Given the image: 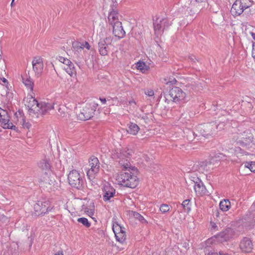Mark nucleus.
I'll use <instances>...</instances> for the list:
<instances>
[{
    "mask_svg": "<svg viewBox=\"0 0 255 255\" xmlns=\"http://www.w3.org/2000/svg\"><path fill=\"white\" fill-rule=\"evenodd\" d=\"M50 171H42V174L41 175L40 180L42 182L50 184V182L51 181L50 179Z\"/></svg>",
    "mask_w": 255,
    "mask_h": 255,
    "instance_id": "nucleus-25",
    "label": "nucleus"
},
{
    "mask_svg": "<svg viewBox=\"0 0 255 255\" xmlns=\"http://www.w3.org/2000/svg\"><path fill=\"white\" fill-rule=\"evenodd\" d=\"M170 210L169 206L167 204H163L160 206V210L163 213H165Z\"/></svg>",
    "mask_w": 255,
    "mask_h": 255,
    "instance_id": "nucleus-41",
    "label": "nucleus"
},
{
    "mask_svg": "<svg viewBox=\"0 0 255 255\" xmlns=\"http://www.w3.org/2000/svg\"><path fill=\"white\" fill-rule=\"evenodd\" d=\"M1 117H0V123L1 126L3 128L4 123H8L10 122L9 117L8 115L7 112L6 110H0Z\"/></svg>",
    "mask_w": 255,
    "mask_h": 255,
    "instance_id": "nucleus-24",
    "label": "nucleus"
},
{
    "mask_svg": "<svg viewBox=\"0 0 255 255\" xmlns=\"http://www.w3.org/2000/svg\"><path fill=\"white\" fill-rule=\"evenodd\" d=\"M188 58L191 62L195 63V62H196L195 60H196V58L195 57V56H189Z\"/></svg>",
    "mask_w": 255,
    "mask_h": 255,
    "instance_id": "nucleus-47",
    "label": "nucleus"
},
{
    "mask_svg": "<svg viewBox=\"0 0 255 255\" xmlns=\"http://www.w3.org/2000/svg\"><path fill=\"white\" fill-rule=\"evenodd\" d=\"M124 228L121 226L118 223L114 224L113 226V230L116 235L118 233H120L124 230Z\"/></svg>",
    "mask_w": 255,
    "mask_h": 255,
    "instance_id": "nucleus-31",
    "label": "nucleus"
},
{
    "mask_svg": "<svg viewBox=\"0 0 255 255\" xmlns=\"http://www.w3.org/2000/svg\"><path fill=\"white\" fill-rule=\"evenodd\" d=\"M108 19L109 24L111 25L116 24L118 22H120L119 19V13L113 7H112V10L109 12Z\"/></svg>",
    "mask_w": 255,
    "mask_h": 255,
    "instance_id": "nucleus-20",
    "label": "nucleus"
},
{
    "mask_svg": "<svg viewBox=\"0 0 255 255\" xmlns=\"http://www.w3.org/2000/svg\"><path fill=\"white\" fill-rule=\"evenodd\" d=\"M39 104L40 103H38V101L33 97L30 99L29 102L27 105L30 114H36V113H37V111L39 109Z\"/></svg>",
    "mask_w": 255,
    "mask_h": 255,
    "instance_id": "nucleus-19",
    "label": "nucleus"
},
{
    "mask_svg": "<svg viewBox=\"0 0 255 255\" xmlns=\"http://www.w3.org/2000/svg\"><path fill=\"white\" fill-rule=\"evenodd\" d=\"M69 184L74 188L81 189L83 185V180L80 174L76 170L70 172L68 175Z\"/></svg>",
    "mask_w": 255,
    "mask_h": 255,
    "instance_id": "nucleus-8",
    "label": "nucleus"
},
{
    "mask_svg": "<svg viewBox=\"0 0 255 255\" xmlns=\"http://www.w3.org/2000/svg\"><path fill=\"white\" fill-rule=\"evenodd\" d=\"M63 69L71 76L75 75L76 73L75 67L72 62L68 66H64Z\"/></svg>",
    "mask_w": 255,
    "mask_h": 255,
    "instance_id": "nucleus-27",
    "label": "nucleus"
},
{
    "mask_svg": "<svg viewBox=\"0 0 255 255\" xmlns=\"http://www.w3.org/2000/svg\"><path fill=\"white\" fill-rule=\"evenodd\" d=\"M112 39L111 37L101 38L98 42V50L102 56L107 55L110 50L109 46L112 45Z\"/></svg>",
    "mask_w": 255,
    "mask_h": 255,
    "instance_id": "nucleus-10",
    "label": "nucleus"
},
{
    "mask_svg": "<svg viewBox=\"0 0 255 255\" xmlns=\"http://www.w3.org/2000/svg\"><path fill=\"white\" fill-rule=\"evenodd\" d=\"M192 183L194 184V190L197 194L200 195L206 194V188L199 179L198 178V181H193Z\"/></svg>",
    "mask_w": 255,
    "mask_h": 255,
    "instance_id": "nucleus-17",
    "label": "nucleus"
},
{
    "mask_svg": "<svg viewBox=\"0 0 255 255\" xmlns=\"http://www.w3.org/2000/svg\"><path fill=\"white\" fill-rule=\"evenodd\" d=\"M2 81L4 83L5 87L7 89V90H8V82L7 80L5 78H3V79H2ZM2 87H4V85H2Z\"/></svg>",
    "mask_w": 255,
    "mask_h": 255,
    "instance_id": "nucleus-43",
    "label": "nucleus"
},
{
    "mask_svg": "<svg viewBox=\"0 0 255 255\" xmlns=\"http://www.w3.org/2000/svg\"><path fill=\"white\" fill-rule=\"evenodd\" d=\"M219 254L220 255H224V254L223 253V252H219Z\"/></svg>",
    "mask_w": 255,
    "mask_h": 255,
    "instance_id": "nucleus-59",
    "label": "nucleus"
},
{
    "mask_svg": "<svg viewBox=\"0 0 255 255\" xmlns=\"http://www.w3.org/2000/svg\"><path fill=\"white\" fill-rule=\"evenodd\" d=\"M54 109L53 104L46 103L45 102H40L39 104V109L37 111V114L41 115L46 114L48 111Z\"/></svg>",
    "mask_w": 255,
    "mask_h": 255,
    "instance_id": "nucleus-18",
    "label": "nucleus"
},
{
    "mask_svg": "<svg viewBox=\"0 0 255 255\" xmlns=\"http://www.w3.org/2000/svg\"><path fill=\"white\" fill-rule=\"evenodd\" d=\"M89 166L90 167L87 171L89 180L92 181L100 170V162L97 157L92 156L89 159Z\"/></svg>",
    "mask_w": 255,
    "mask_h": 255,
    "instance_id": "nucleus-6",
    "label": "nucleus"
},
{
    "mask_svg": "<svg viewBox=\"0 0 255 255\" xmlns=\"http://www.w3.org/2000/svg\"><path fill=\"white\" fill-rule=\"evenodd\" d=\"M35 213L37 216L44 215L49 211L52 207H51L50 202L48 200L38 201L34 207Z\"/></svg>",
    "mask_w": 255,
    "mask_h": 255,
    "instance_id": "nucleus-9",
    "label": "nucleus"
},
{
    "mask_svg": "<svg viewBox=\"0 0 255 255\" xmlns=\"http://www.w3.org/2000/svg\"><path fill=\"white\" fill-rule=\"evenodd\" d=\"M205 255H218V253L214 251H210L208 253H206Z\"/></svg>",
    "mask_w": 255,
    "mask_h": 255,
    "instance_id": "nucleus-44",
    "label": "nucleus"
},
{
    "mask_svg": "<svg viewBox=\"0 0 255 255\" xmlns=\"http://www.w3.org/2000/svg\"><path fill=\"white\" fill-rule=\"evenodd\" d=\"M8 93H9L8 92H6V95L7 96H8Z\"/></svg>",
    "mask_w": 255,
    "mask_h": 255,
    "instance_id": "nucleus-60",
    "label": "nucleus"
},
{
    "mask_svg": "<svg viewBox=\"0 0 255 255\" xmlns=\"http://www.w3.org/2000/svg\"><path fill=\"white\" fill-rule=\"evenodd\" d=\"M165 102L174 103H185L188 101L186 94L180 88L173 86L168 93L165 95Z\"/></svg>",
    "mask_w": 255,
    "mask_h": 255,
    "instance_id": "nucleus-2",
    "label": "nucleus"
},
{
    "mask_svg": "<svg viewBox=\"0 0 255 255\" xmlns=\"http://www.w3.org/2000/svg\"><path fill=\"white\" fill-rule=\"evenodd\" d=\"M137 69L144 73L147 70V66L143 62H138L136 64Z\"/></svg>",
    "mask_w": 255,
    "mask_h": 255,
    "instance_id": "nucleus-33",
    "label": "nucleus"
},
{
    "mask_svg": "<svg viewBox=\"0 0 255 255\" xmlns=\"http://www.w3.org/2000/svg\"><path fill=\"white\" fill-rule=\"evenodd\" d=\"M116 240L121 244H124L126 241V235L125 231L118 233L115 235Z\"/></svg>",
    "mask_w": 255,
    "mask_h": 255,
    "instance_id": "nucleus-29",
    "label": "nucleus"
},
{
    "mask_svg": "<svg viewBox=\"0 0 255 255\" xmlns=\"http://www.w3.org/2000/svg\"><path fill=\"white\" fill-rule=\"evenodd\" d=\"M8 222V218L3 214H0V226L2 227L5 225H6Z\"/></svg>",
    "mask_w": 255,
    "mask_h": 255,
    "instance_id": "nucleus-35",
    "label": "nucleus"
},
{
    "mask_svg": "<svg viewBox=\"0 0 255 255\" xmlns=\"http://www.w3.org/2000/svg\"><path fill=\"white\" fill-rule=\"evenodd\" d=\"M72 48L75 51L79 52L83 49L84 43L77 41H74L72 42Z\"/></svg>",
    "mask_w": 255,
    "mask_h": 255,
    "instance_id": "nucleus-28",
    "label": "nucleus"
},
{
    "mask_svg": "<svg viewBox=\"0 0 255 255\" xmlns=\"http://www.w3.org/2000/svg\"><path fill=\"white\" fill-rule=\"evenodd\" d=\"M54 255H64L62 252H58L57 254Z\"/></svg>",
    "mask_w": 255,
    "mask_h": 255,
    "instance_id": "nucleus-54",
    "label": "nucleus"
},
{
    "mask_svg": "<svg viewBox=\"0 0 255 255\" xmlns=\"http://www.w3.org/2000/svg\"><path fill=\"white\" fill-rule=\"evenodd\" d=\"M87 212H88L89 214H91V215H93V211L92 210H90V211H87Z\"/></svg>",
    "mask_w": 255,
    "mask_h": 255,
    "instance_id": "nucleus-55",
    "label": "nucleus"
},
{
    "mask_svg": "<svg viewBox=\"0 0 255 255\" xmlns=\"http://www.w3.org/2000/svg\"><path fill=\"white\" fill-rule=\"evenodd\" d=\"M113 1V6H116V5L117 4V1L116 0L114 1V0H112Z\"/></svg>",
    "mask_w": 255,
    "mask_h": 255,
    "instance_id": "nucleus-56",
    "label": "nucleus"
},
{
    "mask_svg": "<svg viewBox=\"0 0 255 255\" xmlns=\"http://www.w3.org/2000/svg\"><path fill=\"white\" fill-rule=\"evenodd\" d=\"M213 225H212V228H215L217 226L216 225V224L214 223H212Z\"/></svg>",
    "mask_w": 255,
    "mask_h": 255,
    "instance_id": "nucleus-58",
    "label": "nucleus"
},
{
    "mask_svg": "<svg viewBox=\"0 0 255 255\" xmlns=\"http://www.w3.org/2000/svg\"><path fill=\"white\" fill-rule=\"evenodd\" d=\"M176 82V80L174 79L173 81L170 82L172 84H175Z\"/></svg>",
    "mask_w": 255,
    "mask_h": 255,
    "instance_id": "nucleus-57",
    "label": "nucleus"
},
{
    "mask_svg": "<svg viewBox=\"0 0 255 255\" xmlns=\"http://www.w3.org/2000/svg\"><path fill=\"white\" fill-rule=\"evenodd\" d=\"M59 116L61 118H64V120H67L70 118V115L65 112L62 108H59L58 110Z\"/></svg>",
    "mask_w": 255,
    "mask_h": 255,
    "instance_id": "nucleus-34",
    "label": "nucleus"
},
{
    "mask_svg": "<svg viewBox=\"0 0 255 255\" xmlns=\"http://www.w3.org/2000/svg\"><path fill=\"white\" fill-rule=\"evenodd\" d=\"M71 61L68 59L67 58H66L65 60H64V62H63V64H64V66H68V65L70 64V63H71Z\"/></svg>",
    "mask_w": 255,
    "mask_h": 255,
    "instance_id": "nucleus-45",
    "label": "nucleus"
},
{
    "mask_svg": "<svg viewBox=\"0 0 255 255\" xmlns=\"http://www.w3.org/2000/svg\"><path fill=\"white\" fill-rule=\"evenodd\" d=\"M120 164L125 169V170H130V169H128V168L130 167V164L129 161L126 159H120L119 161Z\"/></svg>",
    "mask_w": 255,
    "mask_h": 255,
    "instance_id": "nucleus-30",
    "label": "nucleus"
},
{
    "mask_svg": "<svg viewBox=\"0 0 255 255\" xmlns=\"http://www.w3.org/2000/svg\"><path fill=\"white\" fill-rule=\"evenodd\" d=\"M224 255H229L228 254H224Z\"/></svg>",
    "mask_w": 255,
    "mask_h": 255,
    "instance_id": "nucleus-62",
    "label": "nucleus"
},
{
    "mask_svg": "<svg viewBox=\"0 0 255 255\" xmlns=\"http://www.w3.org/2000/svg\"><path fill=\"white\" fill-rule=\"evenodd\" d=\"M28 240H29V248H30L32 244V239L28 237Z\"/></svg>",
    "mask_w": 255,
    "mask_h": 255,
    "instance_id": "nucleus-50",
    "label": "nucleus"
},
{
    "mask_svg": "<svg viewBox=\"0 0 255 255\" xmlns=\"http://www.w3.org/2000/svg\"><path fill=\"white\" fill-rule=\"evenodd\" d=\"M219 206L222 211H227L231 207V203L228 199H223L220 202Z\"/></svg>",
    "mask_w": 255,
    "mask_h": 255,
    "instance_id": "nucleus-26",
    "label": "nucleus"
},
{
    "mask_svg": "<svg viewBox=\"0 0 255 255\" xmlns=\"http://www.w3.org/2000/svg\"><path fill=\"white\" fill-rule=\"evenodd\" d=\"M100 100L101 101L103 104H105L106 103V99L105 98H100Z\"/></svg>",
    "mask_w": 255,
    "mask_h": 255,
    "instance_id": "nucleus-49",
    "label": "nucleus"
},
{
    "mask_svg": "<svg viewBox=\"0 0 255 255\" xmlns=\"http://www.w3.org/2000/svg\"><path fill=\"white\" fill-rule=\"evenodd\" d=\"M119 184L126 187L134 188L138 183V178L131 170H125L116 176Z\"/></svg>",
    "mask_w": 255,
    "mask_h": 255,
    "instance_id": "nucleus-1",
    "label": "nucleus"
},
{
    "mask_svg": "<svg viewBox=\"0 0 255 255\" xmlns=\"http://www.w3.org/2000/svg\"><path fill=\"white\" fill-rule=\"evenodd\" d=\"M223 124L216 125V123L213 122L210 123L204 124L198 127V130L201 134L205 137L209 138L210 136L214 137L217 134V129L219 127L220 130L223 128Z\"/></svg>",
    "mask_w": 255,
    "mask_h": 255,
    "instance_id": "nucleus-3",
    "label": "nucleus"
},
{
    "mask_svg": "<svg viewBox=\"0 0 255 255\" xmlns=\"http://www.w3.org/2000/svg\"><path fill=\"white\" fill-rule=\"evenodd\" d=\"M190 202V200L187 199L184 200L182 204V207L187 212H189L191 210L190 205L189 204Z\"/></svg>",
    "mask_w": 255,
    "mask_h": 255,
    "instance_id": "nucleus-38",
    "label": "nucleus"
},
{
    "mask_svg": "<svg viewBox=\"0 0 255 255\" xmlns=\"http://www.w3.org/2000/svg\"><path fill=\"white\" fill-rule=\"evenodd\" d=\"M145 94L149 97H151L154 95V91L152 90H148L145 92Z\"/></svg>",
    "mask_w": 255,
    "mask_h": 255,
    "instance_id": "nucleus-42",
    "label": "nucleus"
},
{
    "mask_svg": "<svg viewBox=\"0 0 255 255\" xmlns=\"http://www.w3.org/2000/svg\"><path fill=\"white\" fill-rule=\"evenodd\" d=\"M139 127L135 123L130 122L127 125V131L128 133L135 135L139 130Z\"/></svg>",
    "mask_w": 255,
    "mask_h": 255,
    "instance_id": "nucleus-21",
    "label": "nucleus"
},
{
    "mask_svg": "<svg viewBox=\"0 0 255 255\" xmlns=\"http://www.w3.org/2000/svg\"><path fill=\"white\" fill-rule=\"evenodd\" d=\"M77 221L87 228H89L91 226V223L88 221V219L86 218H78Z\"/></svg>",
    "mask_w": 255,
    "mask_h": 255,
    "instance_id": "nucleus-36",
    "label": "nucleus"
},
{
    "mask_svg": "<svg viewBox=\"0 0 255 255\" xmlns=\"http://www.w3.org/2000/svg\"><path fill=\"white\" fill-rule=\"evenodd\" d=\"M19 122L20 123V124L22 126L23 128L28 129L31 126V124L29 122H26L23 117H21V119L19 121Z\"/></svg>",
    "mask_w": 255,
    "mask_h": 255,
    "instance_id": "nucleus-40",
    "label": "nucleus"
},
{
    "mask_svg": "<svg viewBox=\"0 0 255 255\" xmlns=\"http://www.w3.org/2000/svg\"><path fill=\"white\" fill-rule=\"evenodd\" d=\"M129 104L130 105H135V104H136L135 102L133 100L129 101Z\"/></svg>",
    "mask_w": 255,
    "mask_h": 255,
    "instance_id": "nucleus-52",
    "label": "nucleus"
},
{
    "mask_svg": "<svg viewBox=\"0 0 255 255\" xmlns=\"http://www.w3.org/2000/svg\"><path fill=\"white\" fill-rule=\"evenodd\" d=\"M153 24L154 33L157 37L161 35L164 30L166 29L171 25L169 20L167 18L157 17L156 19H153Z\"/></svg>",
    "mask_w": 255,
    "mask_h": 255,
    "instance_id": "nucleus-7",
    "label": "nucleus"
},
{
    "mask_svg": "<svg viewBox=\"0 0 255 255\" xmlns=\"http://www.w3.org/2000/svg\"><path fill=\"white\" fill-rule=\"evenodd\" d=\"M233 232L232 229L228 228L225 231L215 235L214 237L217 239V242L223 243L228 241L233 237Z\"/></svg>",
    "mask_w": 255,
    "mask_h": 255,
    "instance_id": "nucleus-11",
    "label": "nucleus"
},
{
    "mask_svg": "<svg viewBox=\"0 0 255 255\" xmlns=\"http://www.w3.org/2000/svg\"><path fill=\"white\" fill-rule=\"evenodd\" d=\"M252 38L255 40V33L251 32Z\"/></svg>",
    "mask_w": 255,
    "mask_h": 255,
    "instance_id": "nucleus-53",
    "label": "nucleus"
},
{
    "mask_svg": "<svg viewBox=\"0 0 255 255\" xmlns=\"http://www.w3.org/2000/svg\"><path fill=\"white\" fill-rule=\"evenodd\" d=\"M21 78L22 82L24 85L29 89L30 91H32L33 90L34 83L30 77L25 74L22 75Z\"/></svg>",
    "mask_w": 255,
    "mask_h": 255,
    "instance_id": "nucleus-22",
    "label": "nucleus"
},
{
    "mask_svg": "<svg viewBox=\"0 0 255 255\" xmlns=\"http://www.w3.org/2000/svg\"><path fill=\"white\" fill-rule=\"evenodd\" d=\"M133 215L135 219L139 221L141 223H142V224L147 223V222L146 221V220L139 213L136 212H134L133 213Z\"/></svg>",
    "mask_w": 255,
    "mask_h": 255,
    "instance_id": "nucleus-32",
    "label": "nucleus"
},
{
    "mask_svg": "<svg viewBox=\"0 0 255 255\" xmlns=\"http://www.w3.org/2000/svg\"><path fill=\"white\" fill-rule=\"evenodd\" d=\"M245 167L248 168L252 172H255V162H246Z\"/></svg>",
    "mask_w": 255,
    "mask_h": 255,
    "instance_id": "nucleus-37",
    "label": "nucleus"
},
{
    "mask_svg": "<svg viewBox=\"0 0 255 255\" xmlns=\"http://www.w3.org/2000/svg\"><path fill=\"white\" fill-rule=\"evenodd\" d=\"M112 26L113 27V33L116 37L122 38L125 36L126 32L123 29L121 22H118Z\"/></svg>",
    "mask_w": 255,
    "mask_h": 255,
    "instance_id": "nucleus-14",
    "label": "nucleus"
},
{
    "mask_svg": "<svg viewBox=\"0 0 255 255\" xmlns=\"http://www.w3.org/2000/svg\"><path fill=\"white\" fill-rule=\"evenodd\" d=\"M32 63L33 71L35 74L39 76L42 73L43 68L42 58L40 57H35Z\"/></svg>",
    "mask_w": 255,
    "mask_h": 255,
    "instance_id": "nucleus-12",
    "label": "nucleus"
},
{
    "mask_svg": "<svg viewBox=\"0 0 255 255\" xmlns=\"http://www.w3.org/2000/svg\"><path fill=\"white\" fill-rule=\"evenodd\" d=\"M84 47H86L87 49L89 50L90 49L91 46L88 42L85 41V44H84Z\"/></svg>",
    "mask_w": 255,
    "mask_h": 255,
    "instance_id": "nucleus-46",
    "label": "nucleus"
},
{
    "mask_svg": "<svg viewBox=\"0 0 255 255\" xmlns=\"http://www.w3.org/2000/svg\"><path fill=\"white\" fill-rule=\"evenodd\" d=\"M13 1L14 0H12V2H11V5L12 4L13 2Z\"/></svg>",
    "mask_w": 255,
    "mask_h": 255,
    "instance_id": "nucleus-61",
    "label": "nucleus"
},
{
    "mask_svg": "<svg viewBox=\"0 0 255 255\" xmlns=\"http://www.w3.org/2000/svg\"><path fill=\"white\" fill-rule=\"evenodd\" d=\"M252 56L254 59H255V48L253 47L252 51Z\"/></svg>",
    "mask_w": 255,
    "mask_h": 255,
    "instance_id": "nucleus-51",
    "label": "nucleus"
},
{
    "mask_svg": "<svg viewBox=\"0 0 255 255\" xmlns=\"http://www.w3.org/2000/svg\"><path fill=\"white\" fill-rule=\"evenodd\" d=\"M98 105V104L91 100L86 103L80 113L78 114V118L82 121L90 119L93 117Z\"/></svg>",
    "mask_w": 255,
    "mask_h": 255,
    "instance_id": "nucleus-4",
    "label": "nucleus"
},
{
    "mask_svg": "<svg viewBox=\"0 0 255 255\" xmlns=\"http://www.w3.org/2000/svg\"><path fill=\"white\" fill-rule=\"evenodd\" d=\"M38 166L42 171H50L51 165L49 160L46 158L43 159L38 163Z\"/></svg>",
    "mask_w": 255,
    "mask_h": 255,
    "instance_id": "nucleus-23",
    "label": "nucleus"
},
{
    "mask_svg": "<svg viewBox=\"0 0 255 255\" xmlns=\"http://www.w3.org/2000/svg\"><path fill=\"white\" fill-rule=\"evenodd\" d=\"M116 193L115 189L110 185H105L103 189V200L105 201H110Z\"/></svg>",
    "mask_w": 255,
    "mask_h": 255,
    "instance_id": "nucleus-13",
    "label": "nucleus"
},
{
    "mask_svg": "<svg viewBox=\"0 0 255 255\" xmlns=\"http://www.w3.org/2000/svg\"><path fill=\"white\" fill-rule=\"evenodd\" d=\"M244 219L250 225L255 223V201L251 206L248 213L244 216Z\"/></svg>",
    "mask_w": 255,
    "mask_h": 255,
    "instance_id": "nucleus-16",
    "label": "nucleus"
},
{
    "mask_svg": "<svg viewBox=\"0 0 255 255\" xmlns=\"http://www.w3.org/2000/svg\"><path fill=\"white\" fill-rule=\"evenodd\" d=\"M3 128L7 129H11L16 131L18 130L17 128L14 125H13V124L10 122L8 124L4 123L3 125Z\"/></svg>",
    "mask_w": 255,
    "mask_h": 255,
    "instance_id": "nucleus-39",
    "label": "nucleus"
},
{
    "mask_svg": "<svg viewBox=\"0 0 255 255\" xmlns=\"http://www.w3.org/2000/svg\"><path fill=\"white\" fill-rule=\"evenodd\" d=\"M253 2L251 0H236L232 5L231 12L234 16L240 15L245 9L252 5Z\"/></svg>",
    "mask_w": 255,
    "mask_h": 255,
    "instance_id": "nucleus-5",
    "label": "nucleus"
},
{
    "mask_svg": "<svg viewBox=\"0 0 255 255\" xmlns=\"http://www.w3.org/2000/svg\"><path fill=\"white\" fill-rule=\"evenodd\" d=\"M131 170H132L133 171H134L133 169H131Z\"/></svg>",
    "mask_w": 255,
    "mask_h": 255,
    "instance_id": "nucleus-63",
    "label": "nucleus"
},
{
    "mask_svg": "<svg viewBox=\"0 0 255 255\" xmlns=\"http://www.w3.org/2000/svg\"><path fill=\"white\" fill-rule=\"evenodd\" d=\"M66 59V58L63 57L62 56H59V58H58L59 61H60L61 62H62L63 63Z\"/></svg>",
    "mask_w": 255,
    "mask_h": 255,
    "instance_id": "nucleus-48",
    "label": "nucleus"
},
{
    "mask_svg": "<svg viewBox=\"0 0 255 255\" xmlns=\"http://www.w3.org/2000/svg\"><path fill=\"white\" fill-rule=\"evenodd\" d=\"M253 247V245L252 241L248 238H244L241 241L240 244V247L241 250L246 253L251 252Z\"/></svg>",
    "mask_w": 255,
    "mask_h": 255,
    "instance_id": "nucleus-15",
    "label": "nucleus"
}]
</instances>
